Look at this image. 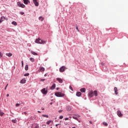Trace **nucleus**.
Here are the masks:
<instances>
[{
    "label": "nucleus",
    "mask_w": 128,
    "mask_h": 128,
    "mask_svg": "<svg viewBox=\"0 0 128 128\" xmlns=\"http://www.w3.org/2000/svg\"><path fill=\"white\" fill-rule=\"evenodd\" d=\"M72 128H76V127L74 126V127H72Z\"/></svg>",
    "instance_id": "59"
},
{
    "label": "nucleus",
    "mask_w": 128,
    "mask_h": 128,
    "mask_svg": "<svg viewBox=\"0 0 128 128\" xmlns=\"http://www.w3.org/2000/svg\"><path fill=\"white\" fill-rule=\"evenodd\" d=\"M59 118H60V120H62V118H64V116H60Z\"/></svg>",
    "instance_id": "35"
},
{
    "label": "nucleus",
    "mask_w": 128,
    "mask_h": 128,
    "mask_svg": "<svg viewBox=\"0 0 128 128\" xmlns=\"http://www.w3.org/2000/svg\"><path fill=\"white\" fill-rule=\"evenodd\" d=\"M6 56H8L9 58H10V56H12V53H6Z\"/></svg>",
    "instance_id": "16"
},
{
    "label": "nucleus",
    "mask_w": 128,
    "mask_h": 128,
    "mask_svg": "<svg viewBox=\"0 0 128 128\" xmlns=\"http://www.w3.org/2000/svg\"><path fill=\"white\" fill-rule=\"evenodd\" d=\"M52 122V120H48L47 122H46V124H50V122Z\"/></svg>",
    "instance_id": "31"
},
{
    "label": "nucleus",
    "mask_w": 128,
    "mask_h": 128,
    "mask_svg": "<svg viewBox=\"0 0 128 128\" xmlns=\"http://www.w3.org/2000/svg\"><path fill=\"white\" fill-rule=\"evenodd\" d=\"M39 20H40L41 22H42V20H44V18H42V16H40L39 17Z\"/></svg>",
    "instance_id": "22"
},
{
    "label": "nucleus",
    "mask_w": 128,
    "mask_h": 128,
    "mask_svg": "<svg viewBox=\"0 0 128 128\" xmlns=\"http://www.w3.org/2000/svg\"><path fill=\"white\" fill-rule=\"evenodd\" d=\"M33 2L36 6H38V0H33Z\"/></svg>",
    "instance_id": "7"
},
{
    "label": "nucleus",
    "mask_w": 128,
    "mask_h": 128,
    "mask_svg": "<svg viewBox=\"0 0 128 128\" xmlns=\"http://www.w3.org/2000/svg\"><path fill=\"white\" fill-rule=\"evenodd\" d=\"M76 30H77L78 32H80V30H78V27L76 26Z\"/></svg>",
    "instance_id": "40"
},
{
    "label": "nucleus",
    "mask_w": 128,
    "mask_h": 128,
    "mask_svg": "<svg viewBox=\"0 0 128 128\" xmlns=\"http://www.w3.org/2000/svg\"><path fill=\"white\" fill-rule=\"evenodd\" d=\"M44 110V108H42V110Z\"/></svg>",
    "instance_id": "55"
},
{
    "label": "nucleus",
    "mask_w": 128,
    "mask_h": 128,
    "mask_svg": "<svg viewBox=\"0 0 128 128\" xmlns=\"http://www.w3.org/2000/svg\"><path fill=\"white\" fill-rule=\"evenodd\" d=\"M20 8H26V5L24 4H22L21 6H20Z\"/></svg>",
    "instance_id": "21"
},
{
    "label": "nucleus",
    "mask_w": 128,
    "mask_h": 128,
    "mask_svg": "<svg viewBox=\"0 0 128 128\" xmlns=\"http://www.w3.org/2000/svg\"><path fill=\"white\" fill-rule=\"evenodd\" d=\"M20 14H22V16H23V14H24V12H20Z\"/></svg>",
    "instance_id": "37"
},
{
    "label": "nucleus",
    "mask_w": 128,
    "mask_h": 128,
    "mask_svg": "<svg viewBox=\"0 0 128 128\" xmlns=\"http://www.w3.org/2000/svg\"><path fill=\"white\" fill-rule=\"evenodd\" d=\"M23 2L25 4H28L30 2V1H28V0H23Z\"/></svg>",
    "instance_id": "15"
},
{
    "label": "nucleus",
    "mask_w": 128,
    "mask_h": 128,
    "mask_svg": "<svg viewBox=\"0 0 128 128\" xmlns=\"http://www.w3.org/2000/svg\"><path fill=\"white\" fill-rule=\"evenodd\" d=\"M114 92H115V94H118V88L116 87H115L114 88Z\"/></svg>",
    "instance_id": "14"
},
{
    "label": "nucleus",
    "mask_w": 128,
    "mask_h": 128,
    "mask_svg": "<svg viewBox=\"0 0 128 128\" xmlns=\"http://www.w3.org/2000/svg\"><path fill=\"white\" fill-rule=\"evenodd\" d=\"M12 24H14V26H16L17 24L16 22L14 21L12 22Z\"/></svg>",
    "instance_id": "28"
},
{
    "label": "nucleus",
    "mask_w": 128,
    "mask_h": 128,
    "mask_svg": "<svg viewBox=\"0 0 128 128\" xmlns=\"http://www.w3.org/2000/svg\"><path fill=\"white\" fill-rule=\"evenodd\" d=\"M101 64H102V66H104V63L102 62V63H101Z\"/></svg>",
    "instance_id": "47"
},
{
    "label": "nucleus",
    "mask_w": 128,
    "mask_h": 128,
    "mask_svg": "<svg viewBox=\"0 0 128 128\" xmlns=\"http://www.w3.org/2000/svg\"><path fill=\"white\" fill-rule=\"evenodd\" d=\"M103 124L104 126H108V123L106 122H103Z\"/></svg>",
    "instance_id": "30"
},
{
    "label": "nucleus",
    "mask_w": 128,
    "mask_h": 128,
    "mask_svg": "<svg viewBox=\"0 0 128 128\" xmlns=\"http://www.w3.org/2000/svg\"><path fill=\"white\" fill-rule=\"evenodd\" d=\"M41 92L43 94H48V90H46V88L42 89Z\"/></svg>",
    "instance_id": "5"
},
{
    "label": "nucleus",
    "mask_w": 128,
    "mask_h": 128,
    "mask_svg": "<svg viewBox=\"0 0 128 128\" xmlns=\"http://www.w3.org/2000/svg\"><path fill=\"white\" fill-rule=\"evenodd\" d=\"M22 114H26V112H25L22 113Z\"/></svg>",
    "instance_id": "42"
},
{
    "label": "nucleus",
    "mask_w": 128,
    "mask_h": 128,
    "mask_svg": "<svg viewBox=\"0 0 128 128\" xmlns=\"http://www.w3.org/2000/svg\"><path fill=\"white\" fill-rule=\"evenodd\" d=\"M2 22V19L0 20V22Z\"/></svg>",
    "instance_id": "53"
},
{
    "label": "nucleus",
    "mask_w": 128,
    "mask_h": 128,
    "mask_svg": "<svg viewBox=\"0 0 128 128\" xmlns=\"http://www.w3.org/2000/svg\"><path fill=\"white\" fill-rule=\"evenodd\" d=\"M60 72H64V70H66V66H62V67H61L60 70H59Z\"/></svg>",
    "instance_id": "4"
},
{
    "label": "nucleus",
    "mask_w": 128,
    "mask_h": 128,
    "mask_svg": "<svg viewBox=\"0 0 128 128\" xmlns=\"http://www.w3.org/2000/svg\"><path fill=\"white\" fill-rule=\"evenodd\" d=\"M60 122H62V121H60Z\"/></svg>",
    "instance_id": "60"
},
{
    "label": "nucleus",
    "mask_w": 128,
    "mask_h": 128,
    "mask_svg": "<svg viewBox=\"0 0 128 128\" xmlns=\"http://www.w3.org/2000/svg\"><path fill=\"white\" fill-rule=\"evenodd\" d=\"M56 88V84H53V85L51 86L50 90H54Z\"/></svg>",
    "instance_id": "13"
},
{
    "label": "nucleus",
    "mask_w": 128,
    "mask_h": 128,
    "mask_svg": "<svg viewBox=\"0 0 128 128\" xmlns=\"http://www.w3.org/2000/svg\"><path fill=\"white\" fill-rule=\"evenodd\" d=\"M58 82L60 84H62V80L60 78H56Z\"/></svg>",
    "instance_id": "10"
},
{
    "label": "nucleus",
    "mask_w": 128,
    "mask_h": 128,
    "mask_svg": "<svg viewBox=\"0 0 128 128\" xmlns=\"http://www.w3.org/2000/svg\"><path fill=\"white\" fill-rule=\"evenodd\" d=\"M70 118H72V116H70Z\"/></svg>",
    "instance_id": "58"
},
{
    "label": "nucleus",
    "mask_w": 128,
    "mask_h": 128,
    "mask_svg": "<svg viewBox=\"0 0 128 128\" xmlns=\"http://www.w3.org/2000/svg\"><path fill=\"white\" fill-rule=\"evenodd\" d=\"M90 124H92V121H90Z\"/></svg>",
    "instance_id": "50"
},
{
    "label": "nucleus",
    "mask_w": 128,
    "mask_h": 128,
    "mask_svg": "<svg viewBox=\"0 0 128 128\" xmlns=\"http://www.w3.org/2000/svg\"><path fill=\"white\" fill-rule=\"evenodd\" d=\"M117 114L120 118H122V112H120V110H118L117 112Z\"/></svg>",
    "instance_id": "6"
},
{
    "label": "nucleus",
    "mask_w": 128,
    "mask_h": 128,
    "mask_svg": "<svg viewBox=\"0 0 128 128\" xmlns=\"http://www.w3.org/2000/svg\"><path fill=\"white\" fill-rule=\"evenodd\" d=\"M12 122H13L14 124H16V120H12Z\"/></svg>",
    "instance_id": "26"
},
{
    "label": "nucleus",
    "mask_w": 128,
    "mask_h": 128,
    "mask_svg": "<svg viewBox=\"0 0 128 128\" xmlns=\"http://www.w3.org/2000/svg\"><path fill=\"white\" fill-rule=\"evenodd\" d=\"M58 112H62V110H60Z\"/></svg>",
    "instance_id": "45"
},
{
    "label": "nucleus",
    "mask_w": 128,
    "mask_h": 128,
    "mask_svg": "<svg viewBox=\"0 0 128 128\" xmlns=\"http://www.w3.org/2000/svg\"><path fill=\"white\" fill-rule=\"evenodd\" d=\"M8 84H7L6 88H5V90H6V88L8 87Z\"/></svg>",
    "instance_id": "48"
},
{
    "label": "nucleus",
    "mask_w": 128,
    "mask_h": 128,
    "mask_svg": "<svg viewBox=\"0 0 128 128\" xmlns=\"http://www.w3.org/2000/svg\"><path fill=\"white\" fill-rule=\"evenodd\" d=\"M46 76V74H45V75H44V76Z\"/></svg>",
    "instance_id": "57"
},
{
    "label": "nucleus",
    "mask_w": 128,
    "mask_h": 128,
    "mask_svg": "<svg viewBox=\"0 0 128 128\" xmlns=\"http://www.w3.org/2000/svg\"><path fill=\"white\" fill-rule=\"evenodd\" d=\"M81 92H86V89L84 88H82L80 89Z\"/></svg>",
    "instance_id": "19"
},
{
    "label": "nucleus",
    "mask_w": 128,
    "mask_h": 128,
    "mask_svg": "<svg viewBox=\"0 0 128 128\" xmlns=\"http://www.w3.org/2000/svg\"><path fill=\"white\" fill-rule=\"evenodd\" d=\"M76 116H78V118H80V116L78 114L76 115Z\"/></svg>",
    "instance_id": "44"
},
{
    "label": "nucleus",
    "mask_w": 128,
    "mask_h": 128,
    "mask_svg": "<svg viewBox=\"0 0 128 128\" xmlns=\"http://www.w3.org/2000/svg\"><path fill=\"white\" fill-rule=\"evenodd\" d=\"M0 58H2V52H0Z\"/></svg>",
    "instance_id": "39"
},
{
    "label": "nucleus",
    "mask_w": 128,
    "mask_h": 128,
    "mask_svg": "<svg viewBox=\"0 0 128 128\" xmlns=\"http://www.w3.org/2000/svg\"><path fill=\"white\" fill-rule=\"evenodd\" d=\"M22 66H24V61H22Z\"/></svg>",
    "instance_id": "46"
},
{
    "label": "nucleus",
    "mask_w": 128,
    "mask_h": 128,
    "mask_svg": "<svg viewBox=\"0 0 128 128\" xmlns=\"http://www.w3.org/2000/svg\"><path fill=\"white\" fill-rule=\"evenodd\" d=\"M5 18L4 16H2L1 18V20H2V22H4V20Z\"/></svg>",
    "instance_id": "34"
},
{
    "label": "nucleus",
    "mask_w": 128,
    "mask_h": 128,
    "mask_svg": "<svg viewBox=\"0 0 128 128\" xmlns=\"http://www.w3.org/2000/svg\"><path fill=\"white\" fill-rule=\"evenodd\" d=\"M31 53L32 54H34V56H38V53L34 51H31Z\"/></svg>",
    "instance_id": "18"
},
{
    "label": "nucleus",
    "mask_w": 128,
    "mask_h": 128,
    "mask_svg": "<svg viewBox=\"0 0 128 128\" xmlns=\"http://www.w3.org/2000/svg\"><path fill=\"white\" fill-rule=\"evenodd\" d=\"M42 116H43L44 118H48V116L46 115V114H42Z\"/></svg>",
    "instance_id": "25"
},
{
    "label": "nucleus",
    "mask_w": 128,
    "mask_h": 128,
    "mask_svg": "<svg viewBox=\"0 0 128 128\" xmlns=\"http://www.w3.org/2000/svg\"><path fill=\"white\" fill-rule=\"evenodd\" d=\"M38 112L39 114H40V112H40V111H38Z\"/></svg>",
    "instance_id": "52"
},
{
    "label": "nucleus",
    "mask_w": 128,
    "mask_h": 128,
    "mask_svg": "<svg viewBox=\"0 0 128 128\" xmlns=\"http://www.w3.org/2000/svg\"><path fill=\"white\" fill-rule=\"evenodd\" d=\"M65 120H68V118H64Z\"/></svg>",
    "instance_id": "41"
},
{
    "label": "nucleus",
    "mask_w": 128,
    "mask_h": 128,
    "mask_svg": "<svg viewBox=\"0 0 128 128\" xmlns=\"http://www.w3.org/2000/svg\"><path fill=\"white\" fill-rule=\"evenodd\" d=\"M72 118H74V120H78V119L76 117L72 116Z\"/></svg>",
    "instance_id": "33"
},
{
    "label": "nucleus",
    "mask_w": 128,
    "mask_h": 128,
    "mask_svg": "<svg viewBox=\"0 0 128 128\" xmlns=\"http://www.w3.org/2000/svg\"><path fill=\"white\" fill-rule=\"evenodd\" d=\"M26 79H22L20 80V84H26Z\"/></svg>",
    "instance_id": "12"
},
{
    "label": "nucleus",
    "mask_w": 128,
    "mask_h": 128,
    "mask_svg": "<svg viewBox=\"0 0 128 128\" xmlns=\"http://www.w3.org/2000/svg\"><path fill=\"white\" fill-rule=\"evenodd\" d=\"M22 4H20V2H17V6H19V8L20 7Z\"/></svg>",
    "instance_id": "27"
},
{
    "label": "nucleus",
    "mask_w": 128,
    "mask_h": 128,
    "mask_svg": "<svg viewBox=\"0 0 128 128\" xmlns=\"http://www.w3.org/2000/svg\"><path fill=\"white\" fill-rule=\"evenodd\" d=\"M35 42H36V44H46V41L42 40L40 38H37Z\"/></svg>",
    "instance_id": "1"
},
{
    "label": "nucleus",
    "mask_w": 128,
    "mask_h": 128,
    "mask_svg": "<svg viewBox=\"0 0 128 128\" xmlns=\"http://www.w3.org/2000/svg\"><path fill=\"white\" fill-rule=\"evenodd\" d=\"M6 96H7V98H8V96H10V94H6Z\"/></svg>",
    "instance_id": "51"
},
{
    "label": "nucleus",
    "mask_w": 128,
    "mask_h": 128,
    "mask_svg": "<svg viewBox=\"0 0 128 128\" xmlns=\"http://www.w3.org/2000/svg\"><path fill=\"white\" fill-rule=\"evenodd\" d=\"M44 70V68L43 67H40L39 68L38 71L41 72H42Z\"/></svg>",
    "instance_id": "8"
},
{
    "label": "nucleus",
    "mask_w": 128,
    "mask_h": 128,
    "mask_svg": "<svg viewBox=\"0 0 128 128\" xmlns=\"http://www.w3.org/2000/svg\"><path fill=\"white\" fill-rule=\"evenodd\" d=\"M69 88L70 90H71L74 91V90H72V88L70 86H69Z\"/></svg>",
    "instance_id": "36"
},
{
    "label": "nucleus",
    "mask_w": 128,
    "mask_h": 128,
    "mask_svg": "<svg viewBox=\"0 0 128 128\" xmlns=\"http://www.w3.org/2000/svg\"><path fill=\"white\" fill-rule=\"evenodd\" d=\"M93 94V96H98V91L95 90L94 92H91L90 93V96H92Z\"/></svg>",
    "instance_id": "3"
},
{
    "label": "nucleus",
    "mask_w": 128,
    "mask_h": 128,
    "mask_svg": "<svg viewBox=\"0 0 128 128\" xmlns=\"http://www.w3.org/2000/svg\"><path fill=\"white\" fill-rule=\"evenodd\" d=\"M30 62H34V58H30Z\"/></svg>",
    "instance_id": "20"
},
{
    "label": "nucleus",
    "mask_w": 128,
    "mask_h": 128,
    "mask_svg": "<svg viewBox=\"0 0 128 128\" xmlns=\"http://www.w3.org/2000/svg\"><path fill=\"white\" fill-rule=\"evenodd\" d=\"M24 76H30V74L28 73H26L24 74Z\"/></svg>",
    "instance_id": "32"
},
{
    "label": "nucleus",
    "mask_w": 128,
    "mask_h": 128,
    "mask_svg": "<svg viewBox=\"0 0 128 128\" xmlns=\"http://www.w3.org/2000/svg\"><path fill=\"white\" fill-rule=\"evenodd\" d=\"M76 96H82V92H77L76 94Z\"/></svg>",
    "instance_id": "17"
},
{
    "label": "nucleus",
    "mask_w": 128,
    "mask_h": 128,
    "mask_svg": "<svg viewBox=\"0 0 128 128\" xmlns=\"http://www.w3.org/2000/svg\"><path fill=\"white\" fill-rule=\"evenodd\" d=\"M44 80H46L45 79H42L41 80V82H44Z\"/></svg>",
    "instance_id": "43"
},
{
    "label": "nucleus",
    "mask_w": 128,
    "mask_h": 128,
    "mask_svg": "<svg viewBox=\"0 0 128 128\" xmlns=\"http://www.w3.org/2000/svg\"><path fill=\"white\" fill-rule=\"evenodd\" d=\"M32 128H38V124H34L32 126Z\"/></svg>",
    "instance_id": "9"
},
{
    "label": "nucleus",
    "mask_w": 128,
    "mask_h": 128,
    "mask_svg": "<svg viewBox=\"0 0 128 128\" xmlns=\"http://www.w3.org/2000/svg\"><path fill=\"white\" fill-rule=\"evenodd\" d=\"M28 70V65H26L25 66V70Z\"/></svg>",
    "instance_id": "23"
},
{
    "label": "nucleus",
    "mask_w": 128,
    "mask_h": 128,
    "mask_svg": "<svg viewBox=\"0 0 128 128\" xmlns=\"http://www.w3.org/2000/svg\"><path fill=\"white\" fill-rule=\"evenodd\" d=\"M60 124V123H59V124Z\"/></svg>",
    "instance_id": "56"
},
{
    "label": "nucleus",
    "mask_w": 128,
    "mask_h": 128,
    "mask_svg": "<svg viewBox=\"0 0 128 128\" xmlns=\"http://www.w3.org/2000/svg\"><path fill=\"white\" fill-rule=\"evenodd\" d=\"M50 104H52V102H50Z\"/></svg>",
    "instance_id": "54"
},
{
    "label": "nucleus",
    "mask_w": 128,
    "mask_h": 128,
    "mask_svg": "<svg viewBox=\"0 0 128 128\" xmlns=\"http://www.w3.org/2000/svg\"><path fill=\"white\" fill-rule=\"evenodd\" d=\"M55 96L58 98H63V96H64V94L60 92H57L55 93Z\"/></svg>",
    "instance_id": "2"
},
{
    "label": "nucleus",
    "mask_w": 128,
    "mask_h": 128,
    "mask_svg": "<svg viewBox=\"0 0 128 128\" xmlns=\"http://www.w3.org/2000/svg\"><path fill=\"white\" fill-rule=\"evenodd\" d=\"M30 118V120H36V116H34L33 117L31 116V118Z\"/></svg>",
    "instance_id": "29"
},
{
    "label": "nucleus",
    "mask_w": 128,
    "mask_h": 128,
    "mask_svg": "<svg viewBox=\"0 0 128 128\" xmlns=\"http://www.w3.org/2000/svg\"><path fill=\"white\" fill-rule=\"evenodd\" d=\"M4 112H2V110H0V116H4Z\"/></svg>",
    "instance_id": "24"
},
{
    "label": "nucleus",
    "mask_w": 128,
    "mask_h": 128,
    "mask_svg": "<svg viewBox=\"0 0 128 128\" xmlns=\"http://www.w3.org/2000/svg\"><path fill=\"white\" fill-rule=\"evenodd\" d=\"M16 106H20V104H16Z\"/></svg>",
    "instance_id": "38"
},
{
    "label": "nucleus",
    "mask_w": 128,
    "mask_h": 128,
    "mask_svg": "<svg viewBox=\"0 0 128 128\" xmlns=\"http://www.w3.org/2000/svg\"><path fill=\"white\" fill-rule=\"evenodd\" d=\"M66 110L68 112H70V110H72V107H70V106H68L66 107Z\"/></svg>",
    "instance_id": "11"
},
{
    "label": "nucleus",
    "mask_w": 128,
    "mask_h": 128,
    "mask_svg": "<svg viewBox=\"0 0 128 128\" xmlns=\"http://www.w3.org/2000/svg\"><path fill=\"white\" fill-rule=\"evenodd\" d=\"M60 124H56V126H60Z\"/></svg>",
    "instance_id": "49"
}]
</instances>
